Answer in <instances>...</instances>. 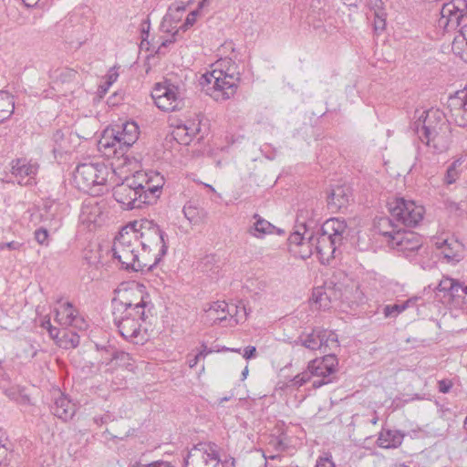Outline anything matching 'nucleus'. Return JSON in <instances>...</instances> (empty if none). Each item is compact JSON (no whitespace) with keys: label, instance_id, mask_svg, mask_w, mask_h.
Segmentation results:
<instances>
[{"label":"nucleus","instance_id":"nucleus-13","mask_svg":"<svg viewBox=\"0 0 467 467\" xmlns=\"http://www.w3.org/2000/svg\"><path fill=\"white\" fill-rule=\"evenodd\" d=\"M296 343H300L303 347L311 350L320 349L323 353L339 347L337 335L334 331L322 327L313 328L311 333L299 337Z\"/></svg>","mask_w":467,"mask_h":467},{"label":"nucleus","instance_id":"nucleus-62","mask_svg":"<svg viewBox=\"0 0 467 467\" xmlns=\"http://www.w3.org/2000/svg\"><path fill=\"white\" fill-rule=\"evenodd\" d=\"M201 351H204V357L213 352L212 348H208L207 346H205L204 344L202 345V349Z\"/></svg>","mask_w":467,"mask_h":467},{"label":"nucleus","instance_id":"nucleus-51","mask_svg":"<svg viewBox=\"0 0 467 467\" xmlns=\"http://www.w3.org/2000/svg\"><path fill=\"white\" fill-rule=\"evenodd\" d=\"M460 292L462 294H461L458 301H461L462 308L467 314V283H465V285L463 288H461Z\"/></svg>","mask_w":467,"mask_h":467},{"label":"nucleus","instance_id":"nucleus-33","mask_svg":"<svg viewBox=\"0 0 467 467\" xmlns=\"http://www.w3.org/2000/svg\"><path fill=\"white\" fill-rule=\"evenodd\" d=\"M79 342L80 337L78 333L64 330L58 339L57 346L65 349H69L77 348L79 345Z\"/></svg>","mask_w":467,"mask_h":467},{"label":"nucleus","instance_id":"nucleus-47","mask_svg":"<svg viewBox=\"0 0 467 467\" xmlns=\"http://www.w3.org/2000/svg\"><path fill=\"white\" fill-rule=\"evenodd\" d=\"M204 358V351H200L198 354L193 355V356L188 355L187 363H188L189 367L191 368H194L198 364L200 358Z\"/></svg>","mask_w":467,"mask_h":467},{"label":"nucleus","instance_id":"nucleus-45","mask_svg":"<svg viewBox=\"0 0 467 467\" xmlns=\"http://www.w3.org/2000/svg\"><path fill=\"white\" fill-rule=\"evenodd\" d=\"M305 234H302L300 233L299 231H296L294 233H292L290 234V236L288 237V241L291 244H296V245H300V244H304V241L305 239H307L306 236H305Z\"/></svg>","mask_w":467,"mask_h":467},{"label":"nucleus","instance_id":"nucleus-42","mask_svg":"<svg viewBox=\"0 0 467 467\" xmlns=\"http://www.w3.org/2000/svg\"><path fill=\"white\" fill-rule=\"evenodd\" d=\"M312 379L308 369L303 371L302 373L297 374L294 379H292L293 385L296 387H301L306 382L310 381Z\"/></svg>","mask_w":467,"mask_h":467},{"label":"nucleus","instance_id":"nucleus-3","mask_svg":"<svg viewBox=\"0 0 467 467\" xmlns=\"http://www.w3.org/2000/svg\"><path fill=\"white\" fill-rule=\"evenodd\" d=\"M241 81L238 66L231 58L221 59L212 71L201 78V85L207 95L216 101H224L234 97Z\"/></svg>","mask_w":467,"mask_h":467},{"label":"nucleus","instance_id":"nucleus-25","mask_svg":"<svg viewBox=\"0 0 467 467\" xmlns=\"http://www.w3.org/2000/svg\"><path fill=\"white\" fill-rule=\"evenodd\" d=\"M182 213L185 218L192 225H198L203 223L207 217V212L204 209L197 206L196 204L191 202H187L183 206Z\"/></svg>","mask_w":467,"mask_h":467},{"label":"nucleus","instance_id":"nucleus-23","mask_svg":"<svg viewBox=\"0 0 467 467\" xmlns=\"http://www.w3.org/2000/svg\"><path fill=\"white\" fill-rule=\"evenodd\" d=\"M348 189L343 186H337L327 196V206L332 213H337L345 208L349 202Z\"/></svg>","mask_w":467,"mask_h":467},{"label":"nucleus","instance_id":"nucleus-17","mask_svg":"<svg viewBox=\"0 0 467 467\" xmlns=\"http://www.w3.org/2000/svg\"><path fill=\"white\" fill-rule=\"evenodd\" d=\"M38 170V163L31 160L16 159L11 162V172L21 185L36 184V176Z\"/></svg>","mask_w":467,"mask_h":467},{"label":"nucleus","instance_id":"nucleus-44","mask_svg":"<svg viewBox=\"0 0 467 467\" xmlns=\"http://www.w3.org/2000/svg\"><path fill=\"white\" fill-rule=\"evenodd\" d=\"M77 71L71 68H63L60 70L59 74L57 75V78L62 82H70L76 78Z\"/></svg>","mask_w":467,"mask_h":467},{"label":"nucleus","instance_id":"nucleus-55","mask_svg":"<svg viewBox=\"0 0 467 467\" xmlns=\"http://www.w3.org/2000/svg\"><path fill=\"white\" fill-rule=\"evenodd\" d=\"M64 139V134L61 130H57L54 134H53V140L54 141L58 144L59 148L62 149V145H61V140H63Z\"/></svg>","mask_w":467,"mask_h":467},{"label":"nucleus","instance_id":"nucleus-4","mask_svg":"<svg viewBox=\"0 0 467 467\" xmlns=\"http://www.w3.org/2000/svg\"><path fill=\"white\" fill-rule=\"evenodd\" d=\"M137 225V223L126 225L116 236L112 245L113 257L127 271H150L152 268L150 258L140 253V241L134 231Z\"/></svg>","mask_w":467,"mask_h":467},{"label":"nucleus","instance_id":"nucleus-6","mask_svg":"<svg viewBox=\"0 0 467 467\" xmlns=\"http://www.w3.org/2000/svg\"><path fill=\"white\" fill-rule=\"evenodd\" d=\"M134 226L142 254L150 258L152 267L167 254L168 245L165 233L158 224L149 220L136 222Z\"/></svg>","mask_w":467,"mask_h":467},{"label":"nucleus","instance_id":"nucleus-2","mask_svg":"<svg viewBox=\"0 0 467 467\" xmlns=\"http://www.w3.org/2000/svg\"><path fill=\"white\" fill-rule=\"evenodd\" d=\"M417 119L410 125V129L419 139L434 153L446 151L451 141V130L445 114L438 109L428 110H416Z\"/></svg>","mask_w":467,"mask_h":467},{"label":"nucleus","instance_id":"nucleus-54","mask_svg":"<svg viewBox=\"0 0 467 467\" xmlns=\"http://www.w3.org/2000/svg\"><path fill=\"white\" fill-rule=\"evenodd\" d=\"M47 331H48L50 337L53 338L54 340H56V343L57 344L58 339H59L60 336L62 335V331H60L58 328H57L55 327H52Z\"/></svg>","mask_w":467,"mask_h":467},{"label":"nucleus","instance_id":"nucleus-46","mask_svg":"<svg viewBox=\"0 0 467 467\" xmlns=\"http://www.w3.org/2000/svg\"><path fill=\"white\" fill-rule=\"evenodd\" d=\"M453 383L451 379H441L438 381V389L441 393H448L451 389Z\"/></svg>","mask_w":467,"mask_h":467},{"label":"nucleus","instance_id":"nucleus-56","mask_svg":"<svg viewBox=\"0 0 467 467\" xmlns=\"http://www.w3.org/2000/svg\"><path fill=\"white\" fill-rule=\"evenodd\" d=\"M149 29H150V24L147 21H144L142 24V28H141L142 41H145L147 39V37L149 36Z\"/></svg>","mask_w":467,"mask_h":467},{"label":"nucleus","instance_id":"nucleus-21","mask_svg":"<svg viewBox=\"0 0 467 467\" xmlns=\"http://www.w3.org/2000/svg\"><path fill=\"white\" fill-rule=\"evenodd\" d=\"M404 437L405 434L399 430L382 429L379 433L377 444L383 449H396L402 444Z\"/></svg>","mask_w":467,"mask_h":467},{"label":"nucleus","instance_id":"nucleus-39","mask_svg":"<svg viewBox=\"0 0 467 467\" xmlns=\"http://www.w3.org/2000/svg\"><path fill=\"white\" fill-rule=\"evenodd\" d=\"M460 165L459 161H453L447 169L444 182L447 184H451L459 178L458 166Z\"/></svg>","mask_w":467,"mask_h":467},{"label":"nucleus","instance_id":"nucleus-8","mask_svg":"<svg viewBox=\"0 0 467 467\" xmlns=\"http://www.w3.org/2000/svg\"><path fill=\"white\" fill-rule=\"evenodd\" d=\"M144 175L140 172L130 178H126L113 190L114 199L128 210L140 209L144 204H150L148 199H144L142 182Z\"/></svg>","mask_w":467,"mask_h":467},{"label":"nucleus","instance_id":"nucleus-49","mask_svg":"<svg viewBox=\"0 0 467 467\" xmlns=\"http://www.w3.org/2000/svg\"><path fill=\"white\" fill-rule=\"evenodd\" d=\"M316 467H336L335 463L331 460V457L325 456L319 457L317 461Z\"/></svg>","mask_w":467,"mask_h":467},{"label":"nucleus","instance_id":"nucleus-19","mask_svg":"<svg viewBox=\"0 0 467 467\" xmlns=\"http://www.w3.org/2000/svg\"><path fill=\"white\" fill-rule=\"evenodd\" d=\"M144 175L142 182L144 199H148L149 203H154L161 193V189L164 185V178L159 172L150 171V173L139 171Z\"/></svg>","mask_w":467,"mask_h":467},{"label":"nucleus","instance_id":"nucleus-34","mask_svg":"<svg viewBox=\"0 0 467 467\" xmlns=\"http://www.w3.org/2000/svg\"><path fill=\"white\" fill-rule=\"evenodd\" d=\"M201 267L202 271L211 277L218 275L220 271V265L217 264L216 256L214 254H209L202 258Z\"/></svg>","mask_w":467,"mask_h":467},{"label":"nucleus","instance_id":"nucleus-61","mask_svg":"<svg viewBox=\"0 0 467 467\" xmlns=\"http://www.w3.org/2000/svg\"><path fill=\"white\" fill-rule=\"evenodd\" d=\"M27 6L35 5L39 0H23Z\"/></svg>","mask_w":467,"mask_h":467},{"label":"nucleus","instance_id":"nucleus-60","mask_svg":"<svg viewBox=\"0 0 467 467\" xmlns=\"http://www.w3.org/2000/svg\"><path fill=\"white\" fill-rule=\"evenodd\" d=\"M117 78H118V74L117 73L110 74L109 76V80L107 82V85L110 86L114 81H116Z\"/></svg>","mask_w":467,"mask_h":467},{"label":"nucleus","instance_id":"nucleus-36","mask_svg":"<svg viewBox=\"0 0 467 467\" xmlns=\"http://www.w3.org/2000/svg\"><path fill=\"white\" fill-rule=\"evenodd\" d=\"M101 349L105 350L107 353H109V355L110 356L109 358V359H110V360L120 361L123 364H125L130 360V356L129 353L124 352L122 350L115 349L110 345L101 347Z\"/></svg>","mask_w":467,"mask_h":467},{"label":"nucleus","instance_id":"nucleus-50","mask_svg":"<svg viewBox=\"0 0 467 467\" xmlns=\"http://www.w3.org/2000/svg\"><path fill=\"white\" fill-rule=\"evenodd\" d=\"M199 14V9L193 10L191 13L188 14L186 20L183 24V27L192 26L196 22V17Z\"/></svg>","mask_w":467,"mask_h":467},{"label":"nucleus","instance_id":"nucleus-22","mask_svg":"<svg viewBox=\"0 0 467 467\" xmlns=\"http://www.w3.org/2000/svg\"><path fill=\"white\" fill-rule=\"evenodd\" d=\"M342 294L340 291L327 286L325 288L318 287L314 290L312 298L316 304L319 305L320 308L327 309L333 301L340 300Z\"/></svg>","mask_w":467,"mask_h":467},{"label":"nucleus","instance_id":"nucleus-26","mask_svg":"<svg viewBox=\"0 0 467 467\" xmlns=\"http://www.w3.org/2000/svg\"><path fill=\"white\" fill-rule=\"evenodd\" d=\"M451 50L467 63V25H464L461 28L459 35L454 37Z\"/></svg>","mask_w":467,"mask_h":467},{"label":"nucleus","instance_id":"nucleus-52","mask_svg":"<svg viewBox=\"0 0 467 467\" xmlns=\"http://www.w3.org/2000/svg\"><path fill=\"white\" fill-rule=\"evenodd\" d=\"M111 420H113L112 416L109 413L94 418V421L98 425L107 424Z\"/></svg>","mask_w":467,"mask_h":467},{"label":"nucleus","instance_id":"nucleus-37","mask_svg":"<svg viewBox=\"0 0 467 467\" xmlns=\"http://www.w3.org/2000/svg\"><path fill=\"white\" fill-rule=\"evenodd\" d=\"M437 246L441 250V254L448 262L459 261V254L451 247V244H449L447 240H443L441 243H437Z\"/></svg>","mask_w":467,"mask_h":467},{"label":"nucleus","instance_id":"nucleus-20","mask_svg":"<svg viewBox=\"0 0 467 467\" xmlns=\"http://www.w3.org/2000/svg\"><path fill=\"white\" fill-rule=\"evenodd\" d=\"M51 411L56 417L67 421L74 416L76 405L67 396L59 393L58 397L55 399Z\"/></svg>","mask_w":467,"mask_h":467},{"label":"nucleus","instance_id":"nucleus-10","mask_svg":"<svg viewBox=\"0 0 467 467\" xmlns=\"http://www.w3.org/2000/svg\"><path fill=\"white\" fill-rule=\"evenodd\" d=\"M219 446L212 441L194 445L184 458L185 467H221Z\"/></svg>","mask_w":467,"mask_h":467},{"label":"nucleus","instance_id":"nucleus-11","mask_svg":"<svg viewBox=\"0 0 467 467\" xmlns=\"http://www.w3.org/2000/svg\"><path fill=\"white\" fill-rule=\"evenodd\" d=\"M389 246L402 253L407 258L414 256L423 245V238L415 232L398 230L384 232Z\"/></svg>","mask_w":467,"mask_h":467},{"label":"nucleus","instance_id":"nucleus-40","mask_svg":"<svg viewBox=\"0 0 467 467\" xmlns=\"http://www.w3.org/2000/svg\"><path fill=\"white\" fill-rule=\"evenodd\" d=\"M130 467H171V463L164 461H155L151 462H146L142 460V457L138 461H135L130 464Z\"/></svg>","mask_w":467,"mask_h":467},{"label":"nucleus","instance_id":"nucleus-32","mask_svg":"<svg viewBox=\"0 0 467 467\" xmlns=\"http://www.w3.org/2000/svg\"><path fill=\"white\" fill-rule=\"evenodd\" d=\"M208 317L215 321H223L226 319V314L231 315L230 306L224 302H214L209 308Z\"/></svg>","mask_w":467,"mask_h":467},{"label":"nucleus","instance_id":"nucleus-64","mask_svg":"<svg viewBox=\"0 0 467 467\" xmlns=\"http://www.w3.org/2000/svg\"><path fill=\"white\" fill-rule=\"evenodd\" d=\"M231 398H232V396H226V397H223V398L220 399V400H219V404H222V403H223L224 401H228V400H231Z\"/></svg>","mask_w":467,"mask_h":467},{"label":"nucleus","instance_id":"nucleus-43","mask_svg":"<svg viewBox=\"0 0 467 467\" xmlns=\"http://www.w3.org/2000/svg\"><path fill=\"white\" fill-rule=\"evenodd\" d=\"M35 239L41 245H48V232L46 228L40 227L35 231Z\"/></svg>","mask_w":467,"mask_h":467},{"label":"nucleus","instance_id":"nucleus-28","mask_svg":"<svg viewBox=\"0 0 467 467\" xmlns=\"http://www.w3.org/2000/svg\"><path fill=\"white\" fill-rule=\"evenodd\" d=\"M100 214L101 210L97 202H94L92 200H88L82 203L80 216L84 222L96 223Z\"/></svg>","mask_w":467,"mask_h":467},{"label":"nucleus","instance_id":"nucleus-41","mask_svg":"<svg viewBox=\"0 0 467 467\" xmlns=\"http://www.w3.org/2000/svg\"><path fill=\"white\" fill-rule=\"evenodd\" d=\"M231 309V316H233V313H234V316L236 317L235 322H239L240 318H246L248 313L247 308L244 304H240L237 306H230Z\"/></svg>","mask_w":467,"mask_h":467},{"label":"nucleus","instance_id":"nucleus-16","mask_svg":"<svg viewBox=\"0 0 467 467\" xmlns=\"http://www.w3.org/2000/svg\"><path fill=\"white\" fill-rule=\"evenodd\" d=\"M110 132L116 142H119V150L125 154L127 150L138 140L140 129L136 122L126 121L121 125H115Z\"/></svg>","mask_w":467,"mask_h":467},{"label":"nucleus","instance_id":"nucleus-1","mask_svg":"<svg viewBox=\"0 0 467 467\" xmlns=\"http://www.w3.org/2000/svg\"><path fill=\"white\" fill-rule=\"evenodd\" d=\"M112 306L113 322L121 337L136 345L147 342L150 319L152 317L151 302L141 296L136 303L114 299Z\"/></svg>","mask_w":467,"mask_h":467},{"label":"nucleus","instance_id":"nucleus-7","mask_svg":"<svg viewBox=\"0 0 467 467\" xmlns=\"http://www.w3.org/2000/svg\"><path fill=\"white\" fill-rule=\"evenodd\" d=\"M108 173V168L104 163H81L77 166L73 180L80 191L95 196L102 193Z\"/></svg>","mask_w":467,"mask_h":467},{"label":"nucleus","instance_id":"nucleus-12","mask_svg":"<svg viewBox=\"0 0 467 467\" xmlns=\"http://www.w3.org/2000/svg\"><path fill=\"white\" fill-rule=\"evenodd\" d=\"M155 105L163 111L180 109L182 105V95L178 86L169 80L158 83L151 94Z\"/></svg>","mask_w":467,"mask_h":467},{"label":"nucleus","instance_id":"nucleus-9","mask_svg":"<svg viewBox=\"0 0 467 467\" xmlns=\"http://www.w3.org/2000/svg\"><path fill=\"white\" fill-rule=\"evenodd\" d=\"M390 216L399 225L415 227L422 221L425 209L415 202L397 197L388 202Z\"/></svg>","mask_w":467,"mask_h":467},{"label":"nucleus","instance_id":"nucleus-18","mask_svg":"<svg viewBox=\"0 0 467 467\" xmlns=\"http://www.w3.org/2000/svg\"><path fill=\"white\" fill-rule=\"evenodd\" d=\"M55 312V320L61 326L73 327L78 330H83L88 327L86 320L69 302L61 304Z\"/></svg>","mask_w":467,"mask_h":467},{"label":"nucleus","instance_id":"nucleus-57","mask_svg":"<svg viewBox=\"0 0 467 467\" xmlns=\"http://www.w3.org/2000/svg\"><path fill=\"white\" fill-rule=\"evenodd\" d=\"M386 22L385 19L378 16V20L375 21V30H383L385 28Z\"/></svg>","mask_w":467,"mask_h":467},{"label":"nucleus","instance_id":"nucleus-15","mask_svg":"<svg viewBox=\"0 0 467 467\" xmlns=\"http://www.w3.org/2000/svg\"><path fill=\"white\" fill-rule=\"evenodd\" d=\"M467 15L466 0H451L442 5L438 26L444 31L456 29L461 20Z\"/></svg>","mask_w":467,"mask_h":467},{"label":"nucleus","instance_id":"nucleus-63","mask_svg":"<svg viewBox=\"0 0 467 467\" xmlns=\"http://www.w3.org/2000/svg\"><path fill=\"white\" fill-rule=\"evenodd\" d=\"M104 434L110 435L112 439H116V438H118V439H120V440H123V439L127 436V434H125L123 437H119V436H116V435H112V434L109 431V430H108V429L105 431Z\"/></svg>","mask_w":467,"mask_h":467},{"label":"nucleus","instance_id":"nucleus-58","mask_svg":"<svg viewBox=\"0 0 467 467\" xmlns=\"http://www.w3.org/2000/svg\"><path fill=\"white\" fill-rule=\"evenodd\" d=\"M41 327L47 330L50 329L53 326L50 322V317L48 316H46L44 319L41 322Z\"/></svg>","mask_w":467,"mask_h":467},{"label":"nucleus","instance_id":"nucleus-48","mask_svg":"<svg viewBox=\"0 0 467 467\" xmlns=\"http://www.w3.org/2000/svg\"><path fill=\"white\" fill-rule=\"evenodd\" d=\"M23 244L17 242V241H11L7 243H0V251L4 249H9V250H19L22 247Z\"/></svg>","mask_w":467,"mask_h":467},{"label":"nucleus","instance_id":"nucleus-38","mask_svg":"<svg viewBox=\"0 0 467 467\" xmlns=\"http://www.w3.org/2000/svg\"><path fill=\"white\" fill-rule=\"evenodd\" d=\"M410 303V300H408L404 304H394V305H387L383 308V314L385 317H397L399 314H400L402 311H404Z\"/></svg>","mask_w":467,"mask_h":467},{"label":"nucleus","instance_id":"nucleus-27","mask_svg":"<svg viewBox=\"0 0 467 467\" xmlns=\"http://www.w3.org/2000/svg\"><path fill=\"white\" fill-rule=\"evenodd\" d=\"M110 132H113L112 129H107L104 131L102 138L99 142V148L109 150L108 152H105L106 154L112 153L115 156L123 157L125 154H122V151L119 150V142H116L115 140H113L114 136Z\"/></svg>","mask_w":467,"mask_h":467},{"label":"nucleus","instance_id":"nucleus-24","mask_svg":"<svg viewBox=\"0 0 467 467\" xmlns=\"http://www.w3.org/2000/svg\"><path fill=\"white\" fill-rule=\"evenodd\" d=\"M254 218L255 219V222L249 230V233L253 236L256 238H263L266 234H274L275 231L279 235L284 234L283 230L276 228L275 225H273L268 221L263 219L258 214L255 213L254 215Z\"/></svg>","mask_w":467,"mask_h":467},{"label":"nucleus","instance_id":"nucleus-59","mask_svg":"<svg viewBox=\"0 0 467 467\" xmlns=\"http://www.w3.org/2000/svg\"><path fill=\"white\" fill-rule=\"evenodd\" d=\"M348 6H358L360 0H342Z\"/></svg>","mask_w":467,"mask_h":467},{"label":"nucleus","instance_id":"nucleus-14","mask_svg":"<svg viewBox=\"0 0 467 467\" xmlns=\"http://www.w3.org/2000/svg\"><path fill=\"white\" fill-rule=\"evenodd\" d=\"M337 364V358L335 354H327L321 358L311 360L308 363L307 369L312 378H318L313 380V388L318 389L331 382L330 376L336 372Z\"/></svg>","mask_w":467,"mask_h":467},{"label":"nucleus","instance_id":"nucleus-5","mask_svg":"<svg viewBox=\"0 0 467 467\" xmlns=\"http://www.w3.org/2000/svg\"><path fill=\"white\" fill-rule=\"evenodd\" d=\"M346 230L347 223L344 220L330 218L322 224L317 235L311 234L307 241L315 247L320 258L328 262L335 257L337 248L343 244Z\"/></svg>","mask_w":467,"mask_h":467},{"label":"nucleus","instance_id":"nucleus-35","mask_svg":"<svg viewBox=\"0 0 467 467\" xmlns=\"http://www.w3.org/2000/svg\"><path fill=\"white\" fill-rule=\"evenodd\" d=\"M377 227L379 234L383 236H385L384 232H391L393 230L394 233H397L398 230H401L398 223L391 216L380 218Z\"/></svg>","mask_w":467,"mask_h":467},{"label":"nucleus","instance_id":"nucleus-30","mask_svg":"<svg viewBox=\"0 0 467 467\" xmlns=\"http://www.w3.org/2000/svg\"><path fill=\"white\" fill-rule=\"evenodd\" d=\"M202 132V121L198 119V122L196 123L194 120L185 124L183 127H178L176 130V135L181 136L184 133V138L181 139V143L188 144L193 136Z\"/></svg>","mask_w":467,"mask_h":467},{"label":"nucleus","instance_id":"nucleus-29","mask_svg":"<svg viewBox=\"0 0 467 467\" xmlns=\"http://www.w3.org/2000/svg\"><path fill=\"white\" fill-rule=\"evenodd\" d=\"M15 109V101L8 92L0 91V123L8 119Z\"/></svg>","mask_w":467,"mask_h":467},{"label":"nucleus","instance_id":"nucleus-31","mask_svg":"<svg viewBox=\"0 0 467 467\" xmlns=\"http://www.w3.org/2000/svg\"><path fill=\"white\" fill-rule=\"evenodd\" d=\"M465 285V282H461L460 280L453 278H444L439 285L441 290L450 292L451 296L455 299L459 300L461 296V288H463Z\"/></svg>","mask_w":467,"mask_h":467},{"label":"nucleus","instance_id":"nucleus-53","mask_svg":"<svg viewBox=\"0 0 467 467\" xmlns=\"http://www.w3.org/2000/svg\"><path fill=\"white\" fill-rule=\"evenodd\" d=\"M255 354H256V348L254 346H248L247 348H244V355L243 357L245 358V359H250V358H253L255 357Z\"/></svg>","mask_w":467,"mask_h":467}]
</instances>
